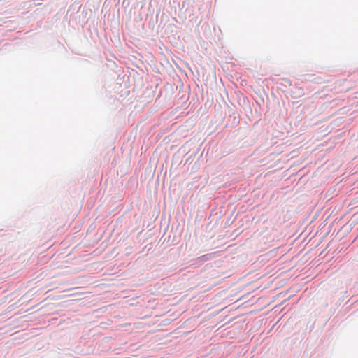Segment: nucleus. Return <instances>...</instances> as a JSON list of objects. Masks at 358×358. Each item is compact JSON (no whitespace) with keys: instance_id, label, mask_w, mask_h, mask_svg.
Segmentation results:
<instances>
[{"instance_id":"1","label":"nucleus","mask_w":358,"mask_h":358,"mask_svg":"<svg viewBox=\"0 0 358 358\" xmlns=\"http://www.w3.org/2000/svg\"><path fill=\"white\" fill-rule=\"evenodd\" d=\"M217 252L208 253L197 257L195 259L196 264H201L206 262H208L216 257Z\"/></svg>"},{"instance_id":"2","label":"nucleus","mask_w":358,"mask_h":358,"mask_svg":"<svg viewBox=\"0 0 358 358\" xmlns=\"http://www.w3.org/2000/svg\"><path fill=\"white\" fill-rule=\"evenodd\" d=\"M282 80V81L285 82V86H287V85L291 86L292 85L291 80L288 78H284Z\"/></svg>"}]
</instances>
